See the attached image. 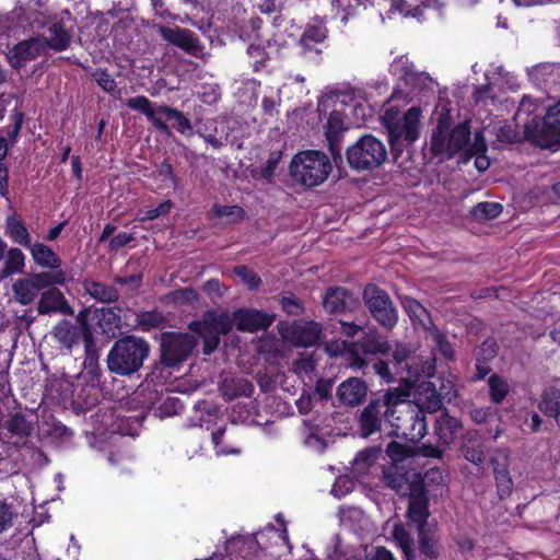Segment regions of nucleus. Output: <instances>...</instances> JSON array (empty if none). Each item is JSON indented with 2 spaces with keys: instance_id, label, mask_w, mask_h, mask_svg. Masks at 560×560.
<instances>
[{
  "instance_id": "f257e3e1",
  "label": "nucleus",
  "mask_w": 560,
  "mask_h": 560,
  "mask_svg": "<svg viewBox=\"0 0 560 560\" xmlns=\"http://www.w3.org/2000/svg\"><path fill=\"white\" fill-rule=\"evenodd\" d=\"M197 341L187 332L165 331L160 337V358L149 374L152 382L164 384L171 376L166 370H177L188 359Z\"/></svg>"
},
{
  "instance_id": "f03ea898",
  "label": "nucleus",
  "mask_w": 560,
  "mask_h": 560,
  "mask_svg": "<svg viewBox=\"0 0 560 560\" xmlns=\"http://www.w3.org/2000/svg\"><path fill=\"white\" fill-rule=\"evenodd\" d=\"M150 350L149 342L142 337H121L114 342L107 354V369L119 376H131L143 366Z\"/></svg>"
},
{
  "instance_id": "7ed1b4c3",
  "label": "nucleus",
  "mask_w": 560,
  "mask_h": 560,
  "mask_svg": "<svg viewBox=\"0 0 560 560\" xmlns=\"http://www.w3.org/2000/svg\"><path fill=\"white\" fill-rule=\"evenodd\" d=\"M421 109L410 107L402 115L393 109H387L383 116V124L388 133V141L394 160H397L404 150L419 138Z\"/></svg>"
},
{
  "instance_id": "20e7f679",
  "label": "nucleus",
  "mask_w": 560,
  "mask_h": 560,
  "mask_svg": "<svg viewBox=\"0 0 560 560\" xmlns=\"http://www.w3.org/2000/svg\"><path fill=\"white\" fill-rule=\"evenodd\" d=\"M470 135L468 120L452 126L447 117H439L431 132L429 149L433 155L450 160L467 147Z\"/></svg>"
},
{
  "instance_id": "39448f33",
  "label": "nucleus",
  "mask_w": 560,
  "mask_h": 560,
  "mask_svg": "<svg viewBox=\"0 0 560 560\" xmlns=\"http://www.w3.org/2000/svg\"><path fill=\"white\" fill-rule=\"evenodd\" d=\"M400 396V387H389L381 395L371 398L358 418L360 436L369 438L381 432L384 421L390 425L395 405Z\"/></svg>"
},
{
  "instance_id": "423d86ee",
  "label": "nucleus",
  "mask_w": 560,
  "mask_h": 560,
  "mask_svg": "<svg viewBox=\"0 0 560 560\" xmlns=\"http://www.w3.org/2000/svg\"><path fill=\"white\" fill-rule=\"evenodd\" d=\"M408 394L401 388V396L395 405L390 420V435L419 442L427 434L425 413L417 406L407 401Z\"/></svg>"
},
{
  "instance_id": "0eeeda50",
  "label": "nucleus",
  "mask_w": 560,
  "mask_h": 560,
  "mask_svg": "<svg viewBox=\"0 0 560 560\" xmlns=\"http://www.w3.org/2000/svg\"><path fill=\"white\" fill-rule=\"evenodd\" d=\"M331 171L329 159L320 151L298 153L291 164L290 174L299 183L307 187L322 184Z\"/></svg>"
},
{
  "instance_id": "6e6552de",
  "label": "nucleus",
  "mask_w": 560,
  "mask_h": 560,
  "mask_svg": "<svg viewBox=\"0 0 560 560\" xmlns=\"http://www.w3.org/2000/svg\"><path fill=\"white\" fill-rule=\"evenodd\" d=\"M346 156L352 170L373 171L386 161L387 151L376 137L364 135L347 149Z\"/></svg>"
},
{
  "instance_id": "1a4fd4ad",
  "label": "nucleus",
  "mask_w": 560,
  "mask_h": 560,
  "mask_svg": "<svg viewBox=\"0 0 560 560\" xmlns=\"http://www.w3.org/2000/svg\"><path fill=\"white\" fill-rule=\"evenodd\" d=\"M234 324V313L229 315L228 313L208 311L203 314L202 320L192 322L189 328L201 336L203 352L210 354L218 348L220 336L228 335Z\"/></svg>"
},
{
  "instance_id": "9d476101",
  "label": "nucleus",
  "mask_w": 560,
  "mask_h": 560,
  "mask_svg": "<svg viewBox=\"0 0 560 560\" xmlns=\"http://www.w3.org/2000/svg\"><path fill=\"white\" fill-rule=\"evenodd\" d=\"M363 302L373 319L390 331L398 323V312L389 294L376 284L369 283L363 290Z\"/></svg>"
},
{
  "instance_id": "9b49d317",
  "label": "nucleus",
  "mask_w": 560,
  "mask_h": 560,
  "mask_svg": "<svg viewBox=\"0 0 560 560\" xmlns=\"http://www.w3.org/2000/svg\"><path fill=\"white\" fill-rule=\"evenodd\" d=\"M67 280L68 276L65 270L43 271L18 279L13 283L12 290L16 302L28 305L35 300L39 291L56 284L63 285Z\"/></svg>"
},
{
  "instance_id": "f8f14e48",
  "label": "nucleus",
  "mask_w": 560,
  "mask_h": 560,
  "mask_svg": "<svg viewBox=\"0 0 560 560\" xmlns=\"http://www.w3.org/2000/svg\"><path fill=\"white\" fill-rule=\"evenodd\" d=\"M462 421L448 412H441L434 420L433 435L435 445H423V454L428 457L441 458L445 447L450 446L462 430Z\"/></svg>"
},
{
  "instance_id": "ddd939ff",
  "label": "nucleus",
  "mask_w": 560,
  "mask_h": 560,
  "mask_svg": "<svg viewBox=\"0 0 560 560\" xmlns=\"http://www.w3.org/2000/svg\"><path fill=\"white\" fill-rule=\"evenodd\" d=\"M153 27L168 44L180 48L194 57L201 55L203 47L198 36L192 31L179 26L168 27L161 24H155Z\"/></svg>"
},
{
  "instance_id": "4468645a",
  "label": "nucleus",
  "mask_w": 560,
  "mask_h": 560,
  "mask_svg": "<svg viewBox=\"0 0 560 560\" xmlns=\"http://www.w3.org/2000/svg\"><path fill=\"white\" fill-rule=\"evenodd\" d=\"M324 135L328 150L336 165L342 162V142L348 127L345 125V115L339 110H332L324 125Z\"/></svg>"
},
{
  "instance_id": "2eb2a0df",
  "label": "nucleus",
  "mask_w": 560,
  "mask_h": 560,
  "mask_svg": "<svg viewBox=\"0 0 560 560\" xmlns=\"http://www.w3.org/2000/svg\"><path fill=\"white\" fill-rule=\"evenodd\" d=\"M45 37H33L16 44L8 55L10 65L14 69L24 67L28 61L47 52L45 48Z\"/></svg>"
},
{
  "instance_id": "dca6fc26",
  "label": "nucleus",
  "mask_w": 560,
  "mask_h": 560,
  "mask_svg": "<svg viewBox=\"0 0 560 560\" xmlns=\"http://www.w3.org/2000/svg\"><path fill=\"white\" fill-rule=\"evenodd\" d=\"M383 481L397 494L406 497L411 492L413 486L423 485L419 476L410 475L404 467L390 465L383 468Z\"/></svg>"
},
{
  "instance_id": "f3484780",
  "label": "nucleus",
  "mask_w": 560,
  "mask_h": 560,
  "mask_svg": "<svg viewBox=\"0 0 560 560\" xmlns=\"http://www.w3.org/2000/svg\"><path fill=\"white\" fill-rule=\"evenodd\" d=\"M368 392L369 386L364 380L348 377L338 385L336 397L341 406L354 408L365 400Z\"/></svg>"
},
{
  "instance_id": "a211bd4d",
  "label": "nucleus",
  "mask_w": 560,
  "mask_h": 560,
  "mask_svg": "<svg viewBox=\"0 0 560 560\" xmlns=\"http://www.w3.org/2000/svg\"><path fill=\"white\" fill-rule=\"evenodd\" d=\"M273 320V315L254 308H240L234 312V323L240 331L256 332L266 330Z\"/></svg>"
},
{
  "instance_id": "6ab92c4d",
  "label": "nucleus",
  "mask_w": 560,
  "mask_h": 560,
  "mask_svg": "<svg viewBox=\"0 0 560 560\" xmlns=\"http://www.w3.org/2000/svg\"><path fill=\"white\" fill-rule=\"evenodd\" d=\"M409 497L407 517L409 522L416 525L417 529L428 527L429 500L423 485H416Z\"/></svg>"
},
{
  "instance_id": "aec40b11",
  "label": "nucleus",
  "mask_w": 560,
  "mask_h": 560,
  "mask_svg": "<svg viewBox=\"0 0 560 560\" xmlns=\"http://www.w3.org/2000/svg\"><path fill=\"white\" fill-rule=\"evenodd\" d=\"M358 305L359 301L353 293L342 287L328 288L323 299V307L329 314L352 311Z\"/></svg>"
},
{
  "instance_id": "412c9836",
  "label": "nucleus",
  "mask_w": 560,
  "mask_h": 560,
  "mask_svg": "<svg viewBox=\"0 0 560 560\" xmlns=\"http://www.w3.org/2000/svg\"><path fill=\"white\" fill-rule=\"evenodd\" d=\"M493 468L498 495L501 500L509 498L514 489V482L509 470V455L501 452L490 459Z\"/></svg>"
},
{
  "instance_id": "4be33fe9",
  "label": "nucleus",
  "mask_w": 560,
  "mask_h": 560,
  "mask_svg": "<svg viewBox=\"0 0 560 560\" xmlns=\"http://www.w3.org/2000/svg\"><path fill=\"white\" fill-rule=\"evenodd\" d=\"M540 136L538 140L541 148H551L560 142V101L549 107L541 120Z\"/></svg>"
},
{
  "instance_id": "5701e85b",
  "label": "nucleus",
  "mask_w": 560,
  "mask_h": 560,
  "mask_svg": "<svg viewBox=\"0 0 560 560\" xmlns=\"http://www.w3.org/2000/svg\"><path fill=\"white\" fill-rule=\"evenodd\" d=\"M537 106L533 98L524 96L515 114V119L523 122L526 138L534 140L538 144V140L542 139V136H540L541 122L536 119L537 116L530 117Z\"/></svg>"
},
{
  "instance_id": "b1692460",
  "label": "nucleus",
  "mask_w": 560,
  "mask_h": 560,
  "mask_svg": "<svg viewBox=\"0 0 560 560\" xmlns=\"http://www.w3.org/2000/svg\"><path fill=\"white\" fill-rule=\"evenodd\" d=\"M38 301L37 311L42 315L50 313H60L65 315H73V308L66 300L63 293L54 285L46 288Z\"/></svg>"
},
{
  "instance_id": "393cba45",
  "label": "nucleus",
  "mask_w": 560,
  "mask_h": 560,
  "mask_svg": "<svg viewBox=\"0 0 560 560\" xmlns=\"http://www.w3.org/2000/svg\"><path fill=\"white\" fill-rule=\"evenodd\" d=\"M320 335L322 325L310 320L293 324L287 337L293 345L306 348L315 346L319 341Z\"/></svg>"
},
{
  "instance_id": "a878e982",
  "label": "nucleus",
  "mask_w": 560,
  "mask_h": 560,
  "mask_svg": "<svg viewBox=\"0 0 560 560\" xmlns=\"http://www.w3.org/2000/svg\"><path fill=\"white\" fill-rule=\"evenodd\" d=\"M219 390L225 400L231 401L242 396L249 397L254 392V386L245 377L222 373L219 381Z\"/></svg>"
},
{
  "instance_id": "bb28decb",
  "label": "nucleus",
  "mask_w": 560,
  "mask_h": 560,
  "mask_svg": "<svg viewBox=\"0 0 560 560\" xmlns=\"http://www.w3.org/2000/svg\"><path fill=\"white\" fill-rule=\"evenodd\" d=\"M459 450L464 458L471 464L476 466L483 464L486 445L477 431H468L463 435Z\"/></svg>"
},
{
  "instance_id": "cd10ccee",
  "label": "nucleus",
  "mask_w": 560,
  "mask_h": 560,
  "mask_svg": "<svg viewBox=\"0 0 560 560\" xmlns=\"http://www.w3.org/2000/svg\"><path fill=\"white\" fill-rule=\"evenodd\" d=\"M126 104L132 110H137L145 115L149 121L158 131L164 133L167 137L172 136L171 128L162 118L158 116V108L153 109L152 103L148 97L143 95L135 96L127 100Z\"/></svg>"
},
{
  "instance_id": "c85d7f7f",
  "label": "nucleus",
  "mask_w": 560,
  "mask_h": 560,
  "mask_svg": "<svg viewBox=\"0 0 560 560\" xmlns=\"http://www.w3.org/2000/svg\"><path fill=\"white\" fill-rule=\"evenodd\" d=\"M122 308L118 306L102 307L95 310L97 325L104 336L115 338L121 330V313Z\"/></svg>"
},
{
  "instance_id": "c756f323",
  "label": "nucleus",
  "mask_w": 560,
  "mask_h": 560,
  "mask_svg": "<svg viewBox=\"0 0 560 560\" xmlns=\"http://www.w3.org/2000/svg\"><path fill=\"white\" fill-rule=\"evenodd\" d=\"M418 533V549L416 560H435L441 555V545L438 536L430 529V527L419 528Z\"/></svg>"
},
{
  "instance_id": "7c9ffc66",
  "label": "nucleus",
  "mask_w": 560,
  "mask_h": 560,
  "mask_svg": "<svg viewBox=\"0 0 560 560\" xmlns=\"http://www.w3.org/2000/svg\"><path fill=\"white\" fill-rule=\"evenodd\" d=\"M538 409L549 419H553L560 429V388L547 387L540 395Z\"/></svg>"
},
{
  "instance_id": "2f4dec72",
  "label": "nucleus",
  "mask_w": 560,
  "mask_h": 560,
  "mask_svg": "<svg viewBox=\"0 0 560 560\" xmlns=\"http://www.w3.org/2000/svg\"><path fill=\"white\" fill-rule=\"evenodd\" d=\"M360 349L366 354H387L390 351L388 340L373 327L364 332L358 342Z\"/></svg>"
},
{
  "instance_id": "473e14b6",
  "label": "nucleus",
  "mask_w": 560,
  "mask_h": 560,
  "mask_svg": "<svg viewBox=\"0 0 560 560\" xmlns=\"http://www.w3.org/2000/svg\"><path fill=\"white\" fill-rule=\"evenodd\" d=\"M82 287L86 294L101 303H115L119 299L118 290L115 287L104 282L85 279L82 282Z\"/></svg>"
},
{
  "instance_id": "72a5a7b5",
  "label": "nucleus",
  "mask_w": 560,
  "mask_h": 560,
  "mask_svg": "<svg viewBox=\"0 0 560 560\" xmlns=\"http://www.w3.org/2000/svg\"><path fill=\"white\" fill-rule=\"evenodd\" d=\"M423 412H435L443 406V397L438 393L432 382H424L419 386L418 405Z\"/></svg>"
},
{
  "instance_id": "f704fd0d",
  "label": "nucleus",
  "mask_w": 560,
  "mask_h": 560,
  "mask_svg": "<svg viewBox=\"0 0 560 560\" xmlns=\"http://www.w3.org/2000/svg\"><path fill=\"white\" fill-rule=\"evenodd\" d=\"M28 248L36 265L43 268L60 270L61 259L49 246L44 243H35L31 244Z\"/></svg>"
},
{
  "instance_id": "c9c22d12",
  "label": "nucleus",
  "mask_w": 560,
  "mask_h": 560,
  "mask_svg": "<svg viewBox=\"0 0 560 560\" xmlns=\"http://www.w3.org/2000/svg\"><path fill=\"white\" fill-rule=\"evenodd\" d=\"M52 337L66 349H71L78 345L80 331L70 320H60L51 331Z\"/></svg>"
},
{
  "instance_id": "e433bc0d",
  "label": "nucleus",
  "mask_w": 560,
  "mask_h": 560,
  "mask_svg": "<svg viewBox=\"0 0 560 560\" xmlns=\"http://www.w3.org/2000/svg\"><path fill=\"white\" fill-rule=\"evenodd\" d=\"M47 31L48 37H45L46 50L63 51L70 46L71 35L61 23H52Z\"/></svg>"
},
{
  "instance_id": "4c0bfd02",
  "label": "nucleus",
  "mask_w": 560,
  "mask_h": 560,
  "mask_svg": "<svg viewBox=\"0 0 560 560\" xmlns=\"http://www.w3.org/2000/svg\"><path fill=\"white\" fill-rule=\"evenodd\" d=\"M34 418L35 415H31L27 417L22 412H15L10 417L7 422V429L12 435H18L20 438H27L34 431Z\"/></svg>"
},
{
  "instance_id": "58836bf2",
  "label": "nucleus",
  "mask_w": 560,
  "mask_h": 560,
  "mask_svg": "<svg viewBox=\"0 0 560 560\" xmlns=\"http://www.w3.org/2000/svg\"><path fill=\"white\" fill-rule=\"evenodd\" d=\"M100 389L95 384L77 385L73 389L74 401L83 409H90L98 402Z\"/></svg>"
},
{
  "instance_id": "ea45409f",
  "label": "nucleus",
  "mask_w": 560,
  "mask_h": 560,
  "mask_svg": "<svg viewBox=\"0 0 560 560\" xmlns=\"http://www.w3.org/2000/svg\"><path fill=\"white\" fill-rule=\"evenodd\" d=\"M7 234L10 238L26 248L31 247V235L25 224L15 215L8 217L5 222Z\"/></svg>"
},
{
  "instance_id": "a19ab883",
  "label": "nucleus",
  "mask_w": 560,
  "mask_h": 560,
  "mask_svg": "<svg viewBox=\"0 0 560 560\" xmlns=\"http://www.w3.org/2000/svg\"><path fill=\"white\" fill-rule=\"evenodd\" d=\"M136 323L139 328L149 331L154 328H164L167 324V318L161 311L152 310L138 313Z\"/></svg>"
},
{
  "instance_id": "79ce46f5",
  "label": "nucleus",
  "mask_w": 560,
  "mask_h": 560,
  "mask_svg": "<svg viewBox=\"0 0 560 560\" xmlns=\"http://www.w3.org/2000/svg\"><path fill=\"white\" fill-rule=\"evenodd\" d=\"M404 307L408 315L410 316V318L415 322H418L419 325H421L425 330H428V326H434L428 310L423 305H421L420 302H418L416 299L406 298L404 302Z\"/></svg>"
},
{
  "instance_id": "37998d69",
  "label": "nucleus",
  "mask_w": 560,
  "mask_h": 560,
  "mask_svg": "<svg viewBox=\"0 0 560 560\" xmlns=\"http://www.w3.org/2000/svg\"><path fill=\"white\" fill-rule=\"evenodd\" d=\"M393 537L404 553V560H416L417 553L413 549V538L402 525H395Z\"/></svg>"
},
{
  "instance_id": "c03bdc74",
  "label": "nucleus",
  "mask_w": 560,
  "mask_h": 560,
  "mask_svg": "<svg viewBox=\"0 0 560 560\" xmlns=\"http://www.w3.org/2000/svg\"><path fill=\"white\" fill-rule=\"evenodd\" d=\"M4 268L1 273L4 277L13 273L22 272L25 266V256L23 252L18 247L7 248L4 255Z\"/></svg>"
},
{
  "instance_id": "a18cd8bd",
  "label": "nucleus",
  "mask_w": 560,
  "mask_h": 560,
  "mask_svg": "<svg viewBox=\"0 0 560 560\" xmlns=\"http://www.w3.org/2000/svg\"><path fill=\"white\" fill-rule=\"evenodd\" d=\"M158 113L165 115L166 119L174 120V127L182 135H187L192 129L191 121L185 116V114L175 107L167 105H160Z\"/></svg>"
},
{
  "instance_id": "49530a36",
  "label": "nucleus",
  "mask_w": 560,
  "mask_h": 560,
  "mask_svg": "<svg viewBox=\"0 0 560 560\" xmlns=\"http://www.w3.org/2000/svg\"><path fill=\"white\" fill-rule=\"evenodd\" d=\"M502 211L503 207L499 202L483 201L474 206L470 214L475 220L483 222L498 218Z\"/></svg>"
},
{
  "instance_id": "de8ad7c7",
  "label": "nucleus",
  "mask_w": 560,
  "mask_h": 560,
  "mask_svg": "<svg viewBox=\"0 0 560 560\" xmlns=\"http://www.w3.org/2000/svg\"><path fill=\"white\" fill-rule=\"evenodd\" d=\"M489 394L491 401L494 404H501L510 392V386L502 376L491 375L488 378Z\"/></svg>"
},
{
  "instance_id": "09e8293b",
  "label": "nucleus",
  "mask_w": 560,
  "mask_h": 560,
  "mask_svg": "<svg viewBox=\"0 0 560 560\" xmlns=\"http://www.w3.org/2000/svg\"><path fill=\"white\" fill-rule=\"evenodd\" d=\"M393 361L401 370H409L410 362L415 360V349L409 343H396L393 350Z\"/></svg>"
},
{
  "instance_id": "8fccbe9b",
  "label": "nucleus",
  "mask_w": 560,
  "mask_h": 560,
  "mask_svg": "<svg viewBox=\"0 0 560 560\" xmlns=\"http://www.w3.org/2000/svg\"><path fill=\"white\" fill-rule=\"evenodd\" d=\"M327 36V30L323 25L307 26L301 36L300 44L304 50H312L313 43H322Z\"/></svg>"
},
{
  "instance_id": "3c124183",
  "label": "nucleus",
  "mask_w": 560,
  "mask_h": 560,
  "mask_svg": "<svg viewBox=\"0 0 560 560\" xmlns=\"http://www.w3.org/2000/svg\"><path fill=\"white\" fill-rule=\"evenodd\" d=\"M18 518L14 505L5 499H0V535L9 530Z\"/></svg>"
},
{
  "instance_id": "603ef678",
  "label": "nucleus",
  "mask_w": 560,
  "mask_h": 560,
  "mask_svg": "<svg viewBox=\"0 0 560 560\" xmlns=\"http://www.w3.org/2000/svg\"><path fill=\"white\" fill-rule=\"evenodd\" d=\"M280 305L288 315L300 316L305 312L303 302L292 292H287L280 298Z\"/></svg>"
},
{
  "instance_id": "864d4df0",
  "label": "nucleus",
  "mask_w": 560,
  "mask_h": 560,
  "mask_svg": "<svg viewBox=\"0 0 560 560\" xmlns=\"http://www.w3.org/2000/svg\"><path fill=\"white\" fill-rule=\"evenodd\" d=\"M83 341L85 349V364L93 365L98 360V350L93 340L91 327L85 322L83 323Z\"/></svg>"
},
{
  "instance_id": "5fc2aeb1",
  "label": "nucleus",
  "mask_w": 560,
  "mask_h": 560,
  "mask_svg": "<svg viewBox=\"0 0 560 560\" xmlns=\"http://www.w3.org/2000/svg\"><path fill=\"white\" fill-rule=\"evenodd\" d=\"M380 455L381 450L378 447H368L357 454L353 464L358 469H365L372 466L377 460Z\"/></svg>"
},
{
  "instance_id": "6e6d98bb",
  "label": "nucleus",
  "mask_w": 560,
  "mask_h": 560,
  "mask_svg": "<svg viewBox=\"0 0 560 560\" xmlns=\"http://www.w3.org/2000/svg\"><path fill=\"white\" fill-rule=\"evenodd\" d=\"M92 78L96 81L98 86L106 93H115L117 91V83L110 75L108 70L97 68L92 73Z\"/></svg>"
},
{
  "instance_id": "4d7b16f0",
  "label": "nucleus",
  "mask_w": 560,
  "mask_h": 560,
  "mask_svg": "<svg viewBox=\"0 0 560 560\" xmlns=\"http://www.w3.org/2000/svg\"><path fill=\"white\" fill-rule=\"evenodd\" d=\"M433 341L436 343L440 352L447 359H452L454 357V350L451 343L447 341L446 337L434 325L433 327L428 326L427 330Z\"/></svg>"
},
{
  "instance_id": "13d9d810",
  "label": "nucleus",
  "mask_w": 560,
  "mask_h": 560,
  "mask_svg": "<svg viewBox=\"0 0 560 560\" xmlns=\"http://www.w3.org/2000/svg\"><path fill=\"white\" fill-rule=\"evenodd\" d=\"M498 353V345L495 339L488 338L486 339L476 350V361L477 362H489L493 358H495Z\"/></svg>"
},
{
  "instance_id": "bf43d9fd",
  "label": "nucleus",
  "mask_w": 560,
  "mask_h": 560,
  "mask_svg": "<svg viewBox=\"0 0 560 560\" xmlns=\"http://www.w3.org/2000/svg\"><path fill=\"white\" fill-rule=\"evenodd\" d=\"M212 212L217 218L223 217H235L237 220H243L245 218V211L240 206H221L214 205L212 207Z\"/></svg>"
},
{
  "instance_id": "052dcab7",
  "label": "nucleus",
  "mask_w": 560,
  "mask_h": 560,
  "mask_svg": "<svg viewBox=\"0 0 560 560\" xmlns=\"http://www.w3.org/2000/svg\"><path fill=\"white\" fill-rule=\"evenodd\" d=\"M234 273L240 277L252 290L258 288L261 282L260 278L246 266H236L234 268Z\"/></svg>"
},
{
  "instance_id": "680f3d73",
  "label": "nucleus",
  "mask_w": 560,
  "mask_h": 560,
  "mask_svg": "<svg viewBox=\"0 0 560 560\" xmlns=\"http://www.w3.org/2000/svg\"><path fill=\"white\" fill-rule=\"evenodd\" d=\"M172 300L180 304H192L199 300L198 293L191 288H183L175 290L170 294Z\"/></svg>"
},
{
  "instance_id": "e2e57ef3",
  "label": "nucleus",
  "mask_w": 560,
  "mask_h": 560,
  "mask_svg": "<svg viewBox=\"0 0 560 560\" xmlns=\"http://www.w3.org/2000/svg\"><path fill=\"white\" fill-rule=\"evenodd\" d=\"M282 153L280 151L271 152L267 162L260 167V176L265 179H270L275 175L276 168L281 160Z\"/></svg>"
},
{
  "instance_id": "0e129e2a",
  "label": "nucleus",
  "mask_w": 560,
  "mask_h": 560,
  "mask_svg": "<svg viewBox=\"0 0 560 560\" xmlns=\"http://www.w3.org/2000/svg\"><path fill=\"white\" fill-rule=\"evenodd\" d=\"M212 128L206 127L205 131L197 130V135L201 137L208 144H210L214 149H221L224 145V142L215 137L218 132V128L215 122H211Z\"/></svg>"
},
{
  "instance_id": "69168bd1",
  "label": "nucleus",
  "mask_w": 560,
  "mask_h": 560,
  "mask_svg": "<svg viewBox=\"0 0 560 560\" xmlns=\"http://www.w3.org/2000/svg\"><path fill=\"white\" fill-rule=\"evenodd\" d=\"M392 69L395 73L399 74V78L406 83H415L418 78L417 73H415L411 69L406 66V60L402 58L398 59L393 66Z\"/></svg>"
},
{
  "instance_id": "338daca9",
  "label": "nucleus",
  "mask_w": 560,
  "mask_h": 560,
  "mask_svg": "<svg viewBox=\"0 0 560 560\" xmlns=\"http://www.w3.org/2000/svg\"><path fill=\"white\" fill-rule=\"evenodd\" d=\"M497 138L500 142L515 143L521 140V135L512 125H504L498 129Z\"/></svg>"
},
{
  "instance_id": "774afa93",
  "label": "nucleus",
  "mask_w": 560,
  "mask_h": 560,
  "mask_svg": "<svg viewBox=\"0 0 560 560\" xmlns=\"http://www.w3.org/2000/svg\"><path fill=\"white\" fill-rule=\"evenodd\" d=\"M155 171L162 180H168L174 187L178 185V178L174 174L172 165L165 160L155 165Z\"/></svg>"
}]
</instances>
